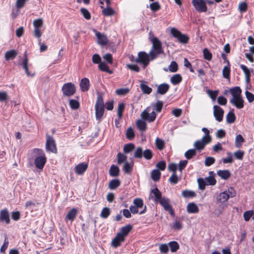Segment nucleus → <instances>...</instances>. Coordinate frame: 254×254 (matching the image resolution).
Listing matches in <instances>:
<instances>
[{
  "label": "nucleus",
  "instance_id": "nucleus-1",
  "mask_svg": "<svg viewBox=\"0 0 254 254\" xmlns=\"http://www.w3.org/2000/svg\"><path fill=\"white\" fill-rule=\"evenodd\" d=\"M32 152L35 156L34 164L36 168L42 170L47 161L44 151L41 149L34 148Z\"/></svg>",
  "mask_w": 254,
  "mask_h": 254
},
{
  "label": "nucleus",
  "instance_id": "nucleus-2",
  "mask_svg": "<svg viewBox=\"0 0 254 254\" xmlns=\"http://www.w3.org/2000/svg\"><path fill=\"white\" fill-rule=\"evenodd\" d=\"M150 41L152 43V47L149 52L150 60H153L156 58L159 55L163 53L162 48V44L160 41L156 37H153L150 39Z\"/></svg>",
  "mask_w": 254,
  "mask_h": 254
},
{
  "label": "nucleus",
  "instance_id": "nucleus-3",
  "mask_svg": "<svg viewBox=\"0 0 254 254\" xmlns=\"http://www.w3.org/2000/svg\"><path fill=\"white\" fill-rule=\"evenodd\" d=\"M96 118L99 122L101 120L104 113V104L101 95H98L95 106Z\"/></svg>",
  "mask_w": 254,
  "mask_h": 254
},
{
  "label": "nucleus",
  "instance_id": "nucleus-4",
  "mask_svg": "<svg viewBox=\"0 0 254 254\" xmlns=\"http://www.w3.org/2000/svg\"><path fill=\"white\" fill-rule=\"evenodd\" d=\"M235 192L232 188L228 190L224 191L220 193L216 197L217 203H222L226 201L230 197H232L235 195Z\"/></svg>",
  "mask_w": 254,
  "mask_h": 254
},
{
  "label": "nucleus",
  "instance_id": "nucleus-5",
  "mask_svg": "<svg viewBox=\"0 0 254 254\" xmlns=\"http://www.w3.org/2000/svg\"><path fill=\"white\" fill-rule=\"evenodd\" d=\"M151 109V107H148L141 113L140 116L142 120L148 122H152L155 120L156 114Z\"/></svg>",
  "mask_w": 254,
  "mask_h": 254
},
{
  "label": "nucleus",
  "instance_id": "nucleus-6",
  "mask_svg": "<svg viewBox=\"0 0 254 254\" xmlns=\"http://www.w3.org/2000/svg\"><path fill=\"white\" fill-rule=\"evenodd\" d=\"M149 53L147 54L145 52H140L138 53V57L135 59L134 62L143 65V68H145L150 62Z\"/></svg>",
  "mask_w": 254,
  "mask_h": 254
},
{
  "label": "nucleus",
  "instance_id": "nucleus-7",
  "mask_svg": "<svg viewBox=\"0 0 254 254\" xmlns=\"http://www.w3.org/2000/svg\"><path fill=\"white\" fill-rule=\"evenodd\" d=\"M63 96L70 97L72 96L76 91L74 84L71 82L64 83L62 88Z\"/></svg>",
  "mask_w": 254,
  "mask_h": 254
},
{
  "label": "nucleus",
  "instance_id": "nucleus-8",
  "mask_svg": "<svg viewBox=\"0 0 254 254\" xmlns=\"http://www.w3.org/2000/svg\"><path fill=\"white\" fill-rule=\"evenodd\" d=\"M171 33L172 35L178 39L179 42L181 43L186 44L188 42L189 38L185 34H182L180 31L175 28L171 29Z\"/></svg>",
  "mask_w": 254,
  "mask_h": 254
},
{
  "label": "nucleus",
  "instance_id": "nucleus-9",
  "mask_svg": "<svg viewBox=\"0 0 254 254\" xmlns=\"http://www.w3.org/2000/svg\"><path fill=\"white\" fill-rule=\"evenodd\" d=\"M191 3L196 10L199 12H205L207 10L205 0H192Z\"/></svg>",
  "mask_w": 254,
  "mask_h": 254
},
{
  "label": "nucleus",
  "instance_id": "nucleus-10",
  "mask_svg": "<svg viewBox=\"0 0 254 254\" xmlns=\"http://www.w3.org/2000/svg\"><path fill=\"white\" fill-rule=\"evenodd\" d=\"M46 149L47 151H51L53 153L57 152L55 141L53 137L49 135H47Z\"/></svg>",
  "mask_w": 254,
  "mask_h": 254
},
{
  "label": "nucleus",
  "instance_id": "nucleus-11",
  "mask_svg": "<svg viewBox=\"0 0 254 254\" xmlns=\"http://www.w3.org/2000/svg\"><path fill=\"white\" fill-rule=\"evenodd\" d=\"M213 115L215 120L220 122L223 120L224 111L220 107L217 105L213 106Z\"/></svg>",
  "mask_w": 254,
  "mask_h": 254
},
{
  "label": "nucleus",
  "instance_id": "nucleus-12",
  "mask_svg": "<svg viewBox=\"0 0 254 254\" xmlns=\"http://www.w3.org/2000/svg\"><path fill=\"white\" fill-rule=\"evenodd\" d=\"M94 31L97 38V43L98 44L101 46H104L108 44V39L104 34L98 32L96 30H94Z\"/></svg>",
  "mask_w": 254,
  "mask_h": 254
},
{
  "label": "nucleus",
  "instance_id": "nucleus-13",
  "mask_svg": "<svg viewBox=\"0 0 254 254\" xmlns=\"http://www.w3.org/2000/svg\"><path fill=\"white\" fill-rule=\"evenodd\" d=\"M88 164L87 163L82 162L78 164L75 166L74 171L76 174L78 175H82L87 170Z\"/></svg>",
  "mask_w": 254,
  "mask_h": 254
},
{
  "label": "nucleus",
  "instance_id": "nucleus-14",
  "mask_svg": "<svg viewBox=\"0 0 254 254\" xmlns=\"http://www.w3.org/2000/svg\"><path fill=\"white\" fill-rule=\"evenodd\" d=\"M230 102L234 106L239 109L243 108L244 106V101L242 96L237 97L235 98H231L230 100Z\"/></svg>",
  "mask_w": 254,
  "mask_h": 254
},
{
  "label": "nucleus",
  "instance_id": "nucleus-15",
  "mask_svg": "<svg viewBox=\"0 0 254 254\" xmlns=\"http://www.w3.org/2000/svg\"><path fill=\"white\" fill-rule=\"evenodd\" d=\"M158 202L160 203L166 211H168L171 215H174V212L172 209V207L170 204V201L168 199L163 197V198L161 199Z\"/></svg>",
  "mask_w": 254,
  "mask_h": 254
},
{
  "label": "nucleus",
  "instance_id": "nucleus-16",
  "mask_svg": "<svg viewBox=\"0 0 254 254\" xmlns=\"http://www.w3.org/2000/svg\"><path fill=\"white\" fill-rule=\"evenodd\" d=\"M150 199H153L155 202H159L161 199H162V194L157 188L151 190L149 196Z\"/></svg>",
  "mask_w": 254,
  "mask_h": 254
},
{
  "label": "nucleus",
  "instance_id": "nucleus-17",
  "mask_svg": "<svg viewBox=\"0 0 254 254\" xmlns=\"http://www.w3.org/2000/svg\"><path fill=\"white\" fill-rule=\"evenodd\" d=\"M0 222H5L7 224L10 223L9 214L6 208L3 209L0 211Z\"/></svg>",
  "mask_w": 254,
  "mask_h": 254
},
{
  "label": "nucleus",
  "instance_id": "nucleus-18",
  "mask_svg": "<svg viewBox=\"0 0 254 254\" xmlns=\"http://www.w3.org/2000/svg\"><path fill=\"white\" fill-rule=\"evenodd\" d=\"M240 67L245 73L246 83L249 84L250 82L251 73L253 72V69L248 68L246 65L244 64H241L240 65Z\"/></svg>",
  "mask_w": 254,
  "mask_h": 254
},
{
  "label": "nucleus",
  "instance_id": "nucleus-19",
  "mask_svg": "<svg viewBox=\"0 0 254 254\" xmlns=\"http://www.w3.org/2000/svg\"><path fill=\"white\" fill-rule=\"evenodd\" d=\"M210 141H207V140L202 138L200 140H196L194 143L193 146L196 149L198 150H201L203 149L205 146Z\"/></svg>",
  "mask_w": 254,
  "mask_h": 254
},
{
  "label": "nucleus",
  "instance_id": "nucleus-20",
  "mask_svg": "<svg viewBox=\"0 0 254 254\" xmlns=\"http://www.w3.org/2000/svg\"><path fill=\"white\" fill-rule=\"evenodd\" d=\"M80 88L82 92L88 91L90 87V81L87 78H82L80 82Z\"/></svg>",
  "mask_w": 254,
  "mask_h": 254
},
{
  "label": "nucleus",
  "instance_id": "nucleus-21",
  "mask_svg": "<svg viewBox=\"0 0 254 254\" xmlns=\"http://www.w3.org/2000/svg\"><path fill=\"white\" fill-rule=\"evenodd\" d=\"M170 88V85L167 83H162L157 87V93L160 95L166 94Z\"/></svg>",
  "mask_w": 254,
  "mask_h": 254
},
{
  "label": "nucleus",
  "instance_id": "nucleus-22",
  "mask_svg": "<svg viewBox=\"0 0 254 254\" xmlns=\"http://www.w3.org/2000/svg\"><path fill=\"white\" fill-rule=\"evenodd\" d=\"M209 176L204 179L206 181V184L207 186H214L216 183V181L214 178L215 174L213 171L209 172Z\"/></svg>",
  "mask_w": 254,
  "mask_h": 254
},
{
  "label": "nucleus",
  "instance_id": "nucleus-23",
  "mask_svg": "<svg viewBox=\"0 0 254 254\" xmlns=\"http://www.w3.org/2000/svg\"><path fill=\"white\" fill-rule=\"evenodd\" d=\"M101 8L102 9V14L106 16H110L114 15L115 13V10L110 7V5H107L106 7H104L103 5H101Z\"/></svg>",
  "mask_w": 254,
  "mask_h": 254
},
{
  "label": "nucleus",
  "instance_id": "nucleus-24",
  "mask_svg": "<svg viewBox=\"0 0 254 254\" xmlns=\"http://www.w3.org/2000/svg\"><path fill=\"white\" fill-rule=\"evenodd\" d=\"M125 240L124 238L121 235L117 234V236L113 239L112 242V246L117 248L121 245V243Z\"/></svg>",
  "mask_w": 254,
  "mask_h": 254
},
{
  "label": "nucleus",
  "instance_id": "nucleus-25",
  "mask_svg": "<svg viewBox=\"0 0 254 254\" xmlns=\"http://www.w3.org/2000/svg\"><path fill=\"white\" fill-rule=\"evenodd\" d=\"M217 174L222 179L224 180L228 179L231 176V173L228 170H219L217 171Z\"/></svg>",
  "mask_w": 254,
  "mask_h": 254
},
{
  "label": "nucleus",
  "instance_id": "nucleus-26",
  "mask_svg": "<svg viewBox=\"0 0 254 254\" xmlns=\"http://www.w3.org/2000/svg\"><path fill=\"white\" fill-rule=\"evenodd\" d=\"M187 211L189 213H196L198 212L199 208L194 203H190L187 206Z\"/></svg>",
  "mask_w": 254,
  "mask_h": 254
},
{
  "label": "nucleus",
  "instance_id": "nucleus-27",
  "mask_svg": "<svg viewBox=\"0 0 254 254\" xmlns=\"http://www.w3.org/2000/svg\"><path fill=\"white\" fill-rule=\"evenodd\" d=\"M24 56H25V58L23 59V60L22 62V64H21L22 67L25 70V71L28 76H33V74H31L30 72L28 70V59L26 56V52H25Z\"/></svg>",
  "mask_w": 254,
  "mask_h": 254
},
{
  "label": "nucleus",
  "instance_id": "nucleus-28",
  "mask_svg": "<svg viewBox=\"0 0 254 254\" xmlns=\"http://www.w3.org/2000/svg\"><path fill=\"white\" fill-rule=\"evenodd\" d=\"M241 89L238 86L235 87L230 89V92L232 96V98H235L237 97L242 96H241Z\"/></svg>",
  "mask_w": 254,
  "mask_h": 254
},
{
  "label": "nucleus",
  "instance_id": "nucleus-29",
  "mask_svg": "<svg viewBox=\"0 0 254 254\" xmlns=\"http://www.w3.org/2000/svg\"><path fill=\"white\" fill-rule=\"evenodd\" d=\"M133 163L132 161L130 162H127L125 161L123 166V170L126 174H129L132 170Z\"/></svg>",
  "mask_w": 254,
  "mask_h": 254
},
{
  "label": "nucleus",
  "instance_id": "nucleus-30",
  "mask_svg": "<svg viewBox=\"0 0 254 254\" xmlns=\"http://www.w3.org/2000/svg\"><path fill=\"white\" fill-rule=\"evenodd\" d=\"M132 227L130 225H127L125 227H123L120 233H118L119 235H121L123 238L128 235L129 232L131 230Z\"/></svg>",
  "mask_w": 254,
  "mask_h": 254
},
{
  "label": "nucleus",
  "instance_id": "nucleus-31",
  "mask_svg": "<svg viewBox=\"0 0 254 254\" xmlns=\"http://www.w3.org/2000/svg\"><path fill=\"white\" fill-rule=\"evenodd\" d=\"M120 169L119 167L116 165H112L109 170V174L111 177H117L119 175Z\"/></svg>",
  "mask_w": 254,
  "mask_h": 254
},
{
  "label": "nucleus",
  "instance_id": "nucleus-32",
  "mask_svg": "<svg viewBox=\"0 0 254 254\" xmlns=\"http://www.w3.org/2000/svg\"><path fill=\"white\" fill-rule=\"evenodd\" d=\"M77 215V210L75 208H72L67 214L65 219L69 220L71 222L73 221Z\"/></svg>",
  "mask_w": 254,
  "mask_h": 254
},
{
  "label": "nucleus",
  "instance_id": "nucleus-33",
  "mask_svg": "<svg viewBox=\"0 0 254 254\" xmlns=\"http://www.w3.org/2000/svg\"><path fill=\"white\" fill-rule=\"evenodd\" d=\"M17 53L14 50H11L7 51L4 55V58L6 61H9L11 59H13L16 56Z\"/></svg>",
  "mask_w": 254,
  "mask_h": 254
},
{
  "label": "nucleus",
  "instance_id": "nucleus-34",
  "mask_svg": "<svg viewBox=\"0 0 254 254\" xmlns=\"http://www.w3.org/2000/svg\"><path fill=\"white\" fill-rule=\"evenodd\" d=\"M182 80V77L180 74H176L173 75L170 79V81L173 85H177L180 83Z\"/></svg>",
  "mask_w": 254,
  "mask_h": 254
},
{
  "label": "nucleus",
  "instance_id": "nucleus-35",
  "mask_svg": "<svg viewBox=\"0 0 254 254\" xmlns=\"http://www.w3.org/2000/svg\"><path fill=\"white\" fill-rule=\"evenodd\" d=\"M121 182L119 179L112 180L109 184V188L110 190H115L120 186Z\"/></svg>",
  "mask_w": 254,
  "mask_h": 254
},
{
  "label": "nucleus",
  "instance_id": "nucleus-36",
  "mask_svg": "<svg viewBox=\"0 0 254 254\" xmlns=\"http://www.w3.org/2000/svg\"><path fill=\"white\" fill-rule=\"evenodd\" d=\"M244 142L245 139L244 137L241 134H238L236 136L235 138V146L237 148H240L242 146V144Z\"/></svg>",
  "mask_w": 254,
  "mask_h": 254
},
{
  "label": "nucleus",
  "instance_id": "nucleus-37",
  "mask_svg": "<svg viewBox=\"0 0 254 254\" xmlns=\"http://www.w3.org/2000/svg\"><path fill=\"white\" fill-rule=\"evenodd\" d=\"M222 73L224 78L228 79L230 77V67L228 61H227V65H225L223 69Z\"/></svg>",
  "mask_w": 254,
  "mask_h": 254
},
{
  "label": "nucleus",
  "instance_id": "nucleus-38",
  "mask_svg": "<svg viewBox=\"0 0 254 254\" xmlns=\"http://www.w3.org/2000/svg\"><path fill=\"white\" fill-rule=\"evenodd\" d=\"M136 126L138 129L141 131H144L146 130V124L143 120H138L136 121Z\"/></svg>",
  "mask_w": 254,
  "mask_h": 254
},
{
  "label": "nucleus",
  "instance_id": "nucleus-39",
  "mask_svg": "<svg viewBox=\"0 0 254 254\" xmlns=\"http://www.w3.org/2000/svg\"><path fill=\"white\" fill-rule=\"evenodd\" d=\"M140 87L142 92L144 94H149L152 91V88L145 84L144 82H142V83L140 84Z\"/></svg>",
  "mask_w": 254,
  "mask_h": 254
},
{
  "label": "nucleus",
  "instance_id": "nucleus-40",
  "mask_svg": "<svg viewBox=\"0 0 254 254\" xmlns=\"http://www.w3.org/2000/svg\"><path fill=\"white\" fill-rule=\"evenodd\" d=\"M196 149H190L185 152V156L187 159L190 160L191 159L193 156H194L196 155Z\"/></svg>",
  "mask_w": 254,
  "mask_h": 254
},
{
  "label": "nucleus",
  "instance_id": "nucleus-41",
  "mask_svg": "<svg viewBox=\"0 0 254 254\" xmlns=\"http://www.w3.org/2000/svg\"><path fill=\"white\" fill-rule=\"evenodd\" d=\"M236 117L234 113L232 112H229L226 116V121L228 124H232L235 122Z\"/></svg>",
  "mask_w": 254,
  "mask_h": 254
},
{
  "label": "nucleus",
  "instance_id": "nucleus-42",
  "mask_svg": "<svg viewBox=\"0 0 254 254\" xmlns=\"http://www.w3.org/2000/svg\"><path fill=\"white\" fill-rule=\"evenodd\" d=\"M163 105V102L162 101H158L156 103L152 105V106L153 107L152 111H154L155 110L157 112H160L161 111Z\"/></svg>",
  "mask_w": 254,
  "mask_h": 254
},
{
  "label": "nucleus",
  "instance_id": "nucleus-43",
  "mask_svg": "<svg viewBox=\"0 0 254 254\" xmlns=\"http://www.w3.org/2000/svg\"><path fill=\"white\" fill-rule=\"evenodd\" d=\"M168 246L170 247L171 251L172 253L176 252L179 249V245L176 241L169 242L168 243Z\"/></svg>",
  "mask_w": 254,
  "mask_h": 254
},
{
  "label": "nucleus",
  "instance_id": "nucleus-44",
  "mask_svg": "<svg viewBox=\"0 0 254 254\" xmlns=\"http://www.w3.org/2000/svg\"><path fill=\"white\" fill-rule=\"evenodd\" d=\"M143 150L141 147H138L136 148L134 152L133 157L135 158L140 159L143 156Z\"/></svg>",
  "mask_w": 254,
  "mask_h": 254
},
{
  "label": "nucleus",
  "instance_id": "nucleus-45",
  "mask_svg": "<svg viewBox=\"0 0 254 254\" xmlns=\"http://www.w3.org/2000/svg\"><path fill=\"white\" fill-rule=\"evenodd\" d=\"M161 173L158 170H154L151 173V178L154 181H158L160 178Z\"/></svg>",
  "mask_w": 254,
  "mask_h": 254
},
{
  "label": "nucleus",
  "instance_id": "nucleus-46",
  "mask_svg": "<svg viewBox=\"0 0 254 254\" xmlns=\"http://www.w3.org/2000/svg\"><path fill=\"white\" fill-rule=\"evenodd\" d=\"M110 208L108 207H104L101 211L100 217L104 219L107 218L110 215Z\"/></svg>",
  "mask_w": 254,
  "mask_h": 254
},
{
  "label": "nucleus",
  "instance_id": "nucleus-47",
  "mask_svg": "<svg viewBox=\"0 0 254 254\" xmlns=\"http://www.w3.org/2000/svg\"><path fill=\"white\" fill-rule=\"evenodd\" d=\"M98 67L103 71L107 72L110 74L112 73V71L109 70L108 66L105 63H100L98 65Z\"/></svg>",
  "mask_w": 254,
  "mask_h": 254
},
{
  "label": "nucleus",
  "instance_id": "nucleus-48",
  "mask_svg": "<svg viewBox=\"0 0 254 254\" xmlns=\"http://www.w3.org/2000/svg\"><path fill=\"white\" fill-rule=\"evenodd\" d=\"M206 93L213 101H215L218 94V90H207Z\"/></svg>",
  "mask_w": 254,
  "mask_h": 254
},
{
  "label": "nucleus",
  "instance_id": "nucleus-49",
  "mask_svg": "<svg viewBox=\"0 0 254 254\" xmlns=\"http://www.w3.org/2000/svg\"><path fill=\"white\" fill-rule=\"evenodd\" d=\"M197 183L198 185V188L199 190H204L205 189V186L207 185L206 181L201 178L197 179Z\"/></svg>",
  "mask_w": 254,
  "mask_h": 254
},
{
  "label": "nucleus",
  "instance_id": "nucleus-50",
  "mask_svg": "<svg viewBox=\"0 0 254 254\" xmlns=\"http://www.w3.org/2000/svg\"><path fill=\"white\" fill-rule=\"evenodd\" d=\"M135 148V146L133 143H128L126 144L124 147V152L125 153H128L133 150Z\"/></svg>",
  "mask_w": 254,
  "mask_h": 254
},
{
  "label": "nucleus",
  "instance_id": "nucleus-51",
  "mask_svg": "<svg viewBox=\"0 0 254 254\" xmlns=\"http://www.w3.org/2000/svg\"><path fill=\"white\" fill-rule=\"evenodd\" d=\"M143 156L146 160H150L153 156V153L150 149H147L143 151Z\"/></svg>",
  "mask_w": 254,
  "mask_h": 254
},
{
  "label": "nucleus",
  "instance_id": "nucleus-52",
  "mask_svg": "<svg viewBox=\"0 0 254 254\" xmlns=\"http://www.w3.org/2000/svg\"><path fill=\"white\" fill-rule=\"evenodd\" d=\"M134 137V133L133 129L131 127H128L126 131V137L129 140H131Z\"/></svg>",
  "mask_w": 254,
  "mask_h": 254
},
{
  "label": "nucleus",
  "instance_id": "nucleus-53",
  "mask_svg": "<svg viewBox=\"0 0 254 254\" xmlns=\"http://www.w3.org/2000/svg\"><path fill=\"white\" fill-rule=\"evenodd\" d=\"M182 195L184 197H193L195 196V193L193 191L185 190L182 191Z\"/></svg>",
  "mask_w": 254,
  "mask_h": 254
},
{
  "label": "nucleus",
  "instance_id": "nucleus-54",
  "mask_svg": "<svg viewBox=\"0 0 254 254\" xmlns=\"http://www.w3.org/2000/svg\"><path fill=\"white\" fill-rule=\"evenodd\" d=\"M155 144L157 148L160 150H162L164 147V141L159 138L156 139Z\"/></svg>",
  "mask_w": 254,
  "mask_h": 254
},
{
  "label": "nucleus",
  "instance_id": "nucleus-55",
  "mask_svg": "<svg viewBox=\"0 0 254 254\" xmlns=\"http://www.w3.org/2000/svg\"><path fill=\"white\" fill-rule=\"evenodd\" d=\"M202 131L205 133V135L202 137V138L210 142L211 141V137L209 135V130L205 127H203Z\"/></svg>",
  "mask_w": 254,
  "mask_h": 254
},
{
  "label": "nucleus",
  "instance_id": "nucleus-56",
  "mask_svg": "<svg viewBox=\"0 0 254 254\" xmlns=\"http://www.w3.org/2000/svg\"><path fill=\"white\" fill-rule=\"evenodd\" d=\"M178 180V177L176 174V172L173 173V174L169 179L170 183L173 185L177 184Z\"/></svg>",
  "mask_w": 254,
  "mask_h": 254
},
{
  "label": "nucleus",
  "instance_id": "nucleus-57",
  "mask_svg": "<svg viewBox=\"0 0 254 254\" xmlns=\"http://www.w3.org/2000/svg\"><path fill=\"white\" fill-rule=\"evenodd\" d=\"M80 12L83 15V17L87 20H89L91 18V15L89 11L85 8H81L80 9Z\"/></svg>",
  "mask_w": 254,
  "mask_h": 254
},
{
  "label": "nucleus",
  "instance_id": "nucleus-58",
  "mask_svg": "<svg viewBox=\"0 0 254 254\" xmlns=\"http://www.w3.org/2000/svg\"><path fill=\"white\" fill-rule=\"evenodd\" d=\"M133 203L134 206H136L138 209L141 208L143 206V200L140 198H135L133 200Z\"/></svg>",
  "mask_w": 254,
  "mask_h": 254
},
{
  "label": "nucleus",
  "instance_id": "nucleus-59",
  "mask_svg": "<svg viewBox=\"0 0 254 254\" xmlns=\"http://www.w3.org/2000/svg\"><path fill=\"white\" fill-rule=\"evenodd\" d=\"M125 110V104L123 103H120L118 108V116L119 119L121 118L123 116V112Z\"/></svg>",
  "mask_w": 254,
  "mask_h": 254
},
{
  "label": "nucleus",
  "instance_id": "nucleus-60",
  "mask_svg": "<svg viewBox=\"0 0 254 254\" xmlns=\"http://www.w3.org/2000/svg\"><path fill=\"white\" fill-rule=\"evenodd\" d=\"M118 163L121 164L127 161V157L121 153H119L117 155Z\"/></svg>",
  "mask_w": 254,
  "mask_h": 254
},
{
  "label": "nucleus",
  "instance_id": "nucleus-61",
  "mask_svg": "<svg viewBox=\"0 0 254 254\" xmlns=\"http://www.w3.org/2000/svg\"><path fill=\"white\" fill-rule=\"evenodd\" d=\"M215 159L212 157H207L205 158L204 164L206 166L208 167L214 163Z\"/></svg>",
  "mask_w": 254,
  "mask_h": 254
},
{
  "label": "nucleus",
  "instance_id": "nucleus-62",
  "mask_svg": "<svg viewBox=\"0 0 254 254\" xmlns=\"http://www.w3.org/2000/svg\"><path fill=\"white\" fill-rule=\"evenodd\" d=\"M169 70L172 72H176L178 70V64L176 62L173 61L169 66Z\"/></svg>",
  "mask_w": 254,
  "mask_h": 254
},
{
  "label": "nucleus",
  "instance_id": "nucleus-63",
  "mask_svg": "<svg viewBox=\"0 0 254 254\" xmlns=\"http://www.w3.org/2000/svg\"><path fill=\"white\" fill-rule=\"evenodd\" d=\"M69 105L72 109L75 110L79 108V104L77 101L71 99L69 100Z\"/></svg>",
  "mask_w": 254,
  "mask_h": 254
},
{
  "label": "nucleus",
  "instance_id": "nucleus-64",
  "mask_svg": "<svg viewBox=\"0 0 254 254\" xmlns=\"http://www.w3.org/2000/svg\"><path fill=\"white\" fill-rule=\"evenodd\" d=\"M203 56L204 58L207 60V61H210L212 59V54L209 51V50L205 48L204 49L203 51Z\"/></svg>",
  "mask_w": 254,
  "mask_h": 254
}]
</instances>
